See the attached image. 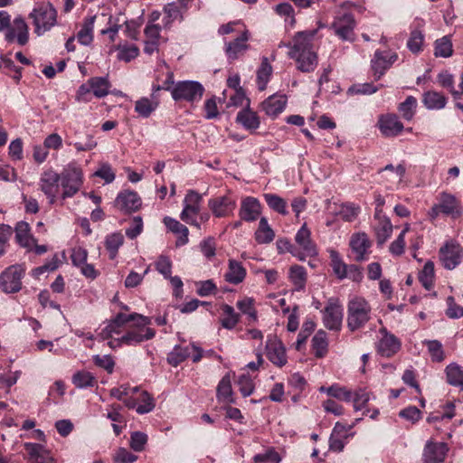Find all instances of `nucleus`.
Returning a JSON list of instances; mask_svg holds the SVG:
<instances>
[{
	"label": "nucleus",
	"mask_w": 463,
	"mask_h": 463,
	"mask_svg": "<svg viewBox=\"0 0 463 463\" xmlns=\"http://www.w3.org/2000/svg\"><path fill=\"white\" fill-rule=\"evenodd\" d=\"M317 33V30L298 32L292 42L285 44L289 48V58L296 61L298 70L302 72H311L317 66V54L313 44Z\"/></svg>",
	"instance_id": "f257e3e1"
},
{
	"label": "nucleus",
	"mask_w": 463,
	"mask_h": 463,
	"mask_svg": "<svg viewBox=\"0 0 463 463\" xmlns=\"http://www.w3.org/2000/svg\"><path fill=\"white\" fill-rule=\"evenodd\" d=\"M372 307L367 300L361 297H354L347 304V326L354 332L365 326L371 319Z\"/></svg>",
	"instance_id": "f03ea898"
},
{
	"label": "nucleus",
	"mask_w": 463,
	"mask_h": 463,
	"mask_svg": "<svg viewBox=\"0 0 463 463\" xmlns=\"http://www.w3.org/2000/svg\"><path fill=\"white\" fill-rule=\"evenodd\" d=\"M60 175L61 185L62 187L61 199L65 200L74 196L83 184L82 169L76 163L68 164Z\"/></svg>",
	"instance_id": "7ed1b4c3"
},
{
	"label": "nucleus",
	"mask_w": 463,
	"mask_h": 463,
	"mask_svg": "<svg viewBox=\"0 0 463 463\" xmlns=\"http://www.w3.org/2000/svg\"><path fill=\"white\" fill-rule=\"evenodd\" d=\"M30 16L33 20L35 33L42 35L56 24L57 13L52 4L42 3L33 10Z\"/></svg>",
	"instance_id": "20e7f679"
},
{
	"label": "nucleus",
	"mask_w": 463,
	"mask_h": 463,
	"mask_svg": "<svg viewBox=\"0 0 463 463\" xmlns=\"http://www.w3.org/2000/svg\"><path fill=\"white\" fill-rule=\"evenodd\" d=\"M204 92L203 86L195 80L178 81L171 90L172 98L175 101L190 103L201 100Z\"/></svg>",
	"instance_id": "39448f33"
},
{
	"label": "nucleus",
	"mask_w": 463,
	"mask_h": 463,
	"mask_svg": "<svg viewBox=\"0 0 463 463\" xmlns=\"http://www.w3.org/2000/svg\"><path fill=\"white\" fill-rule=\"evenodd\" d=\"M26 269L22 264H14L6 268L0 274V289L6 294L17 293L22 289V279Z\"/></svg>",
	"instance_id": "423d86ee"
},
{
	"label": "nucleus",
	"mask_w": 463,
	"mask_h": 463,
	"mask_svg": "<svg viewBox=\"0 0 463 463\" xmlns=\"http://www.w3.org/2000/svg\"><path fill=\"white\" fill-rule=\"evenodd\" d=\"M439 257L442 266L449 270L458 267L463 258V248L455 240L447 241L439 250Z\"/></svg>",
	"instance_id": "0eeeda50"
},
{
	"label": "nucleus",
	"mask_w": 463,
	"mask_h": 463,
	"mask_svg": "<svg viewBox=\"0 0 463 463\" xmlns=\"http://www.w3.org/2000/svg\"><path fill=\"white\" fill-rule=\"evenodd\" d=\"M147 326L142 325L139 319H136L129 330L119 338L118 344L136 345L143 341L152 339L156 332Z\"/></svg>",
	"instance_id": "6e6552de"
},
{
	"label": "nucleus",
	"mask_w": 463,
	"mask_h": 463,
	"mask_svg": "<svg viewBox=\"0 0 463 463\" xmlns=\"http://www.w3.org/2000/svg\"><path fill=\"white\" fill-rule=\"evenodd\" d=\"M354 27L355 21L354 15L350 13L336 15L331 24V28L334 30L335 35L343 41L349 42L354 40Z\"/></svg>",
	"instance_id": "1a4fd4ad"
},
{
	"label": "nucleus",
	"mask_w": 463,
	"mask_h": 463,
	"mask_svg": "<svg viewBox=\"0 0 463 463\" xmlns=\"http://www.w3.org/2000/svg\"><path fill=\"white\" fill-rule=\"evenodd\" d=\"M60 175L52 169L45 170L41 175L39 186L48 198L50 204H53L56 202L60 190Z\"/></svg>",
	"instance_id": "9d476101"
},
{
	"label": "nucleus",
	"mask_w": 463,
	"mask_h": 463,
	"mask_svg": "<svg viewBox=\"0 0 463 463\" xmlns=\"http://www.w3.org/2000/svg\"><path fill=\"white\" fill-rule=\"evenodd\" d=\"M194 363H198L203 354V350L194 344L186 346L175 345L172 352L168 354L167 361L173 366H177L191 354Z\"/></svg>",
	"instance_id": "9b49d317"
},
{
	"label": "nucleus",
	"mask_w": 463,
	"mask_h": 463,
	"mask_svg": "<svg viewBox=\"0 0 463 463\" xmlns=\"http://www.w3.org/2000/svg\"><path fill=\"white\" fill-rule=\"evenodd\" d=\"M343 321V308L335 298H330L323 312L324 326L334 331L340 330Z\"/></svg>",
	"instance_id": "f8f14e48"
},
{
	"label": "nucleus",
	"mask_w": 463,
	"mask_h": 463,
	"mask_svg": "<svg viewBox=\"0 0 463 463\" xmlns=\"http://www.w3.org/2000/svg\"><path fill=\"white\" fill-rule=\"evenodd\" d=\"M397 53L391 51H375L371 61V67L376 80H379L385 71L397 61Z\"/></svg>",
	"instance_id": "ddd939ff"
},
{
	"label": "nucleus",
	"mask_w": 463,
	"mask_h": 463,
	"mask_svg": "<svg viewBox=\"0 0 463 463\" xmlns=\"http://www.w3.org/2000/svg\"><path fill=\"white\" fill-rule=\"evenodd\" d=\"M379 334L381 337L377 344L378 353L384 357L394 355L401 349V341L385 327L380 328Z\"/></svg>",
	"instance_id": "4468645a"
},
{
	"label": "nucleus",
	"mask_w": 463,
	"mask_h": 463,
	"mask_svg": "<svg viewBox=\"0 0 463 463\" xmlns=\"http://www.w3.org/2000/svg\"><path fill=\"white\" fill-rule=\"evenodd\" d=\"M208 207L215 217L222 218L233 213L236 202L229 195L217 196L209 200Z\"/></svg>",
	"instance_id": "2eb2a0df"
},
{
	"label": "nucleus",
	"mask_w": 463,
	"mask_h": 463,
	"mask_svg": "<svg viewBox=\"0 0 463 463\" xmlns=\"http://www.w3.org/2000/svg\"><path fill=\"white\" fill-rule=\"evenodd\" d=\"M449 451L448 444L445 442L428 441L425 444L422 453L423 463H442Z\"/></svg>",
	"instance_id": "dca6fc26"
},
{
	"label": "nucleus",
	"mask_w": 463,
	"mask_h": 463,
	"mask_svg": "<svg viewBox=\"0 0 463 463\" xmlns=\"http://www.w3.org/2000/svg\"><path fill=\"white\" fill-rule=\"evenodd\" d=\"M295 241L298 246V250L306 257H312L317 254L316 243L311 239V232L304 223L298 231L295 236Z\"/></svg>",
	"instance_id": "f3484780"
},
{
	"label": "nucleus",
	"mask_w": 463,
	"mask_h": 463,
	"mask_svg": "<svg viewBox=\"0 0 463 463\" xmlns=\"http://www.w3.org/2000/svg\"><path fill=\"white\" fill-rule=\"evenodd\" d=\"M438 204L441 213L457 219L463 214V208L459 201L451 194L443 192L438 197Z\"/></svg>",
	"instance_id": "a211bd4d"
},
{
	"label": "nucleus",
	"mask_w": 463,
	"mask_h": 463,
	"mask_svg": "<svg viewBox=\"0 0 463 463\" xmlns=\"http://www.w3.org/2000/svg\"><path fill=\"white\" fill-rule=\"evenodd\" d=\"M378 127L383 136L394 137L400 135L404 126L395 114L382 115L378 120Z\"/></svg>",
	"instance_id": "6ab92c4d"
},
{
	"label": "nucleus",
	"mask_w": 463,
	"mask_h": 463,
	"mask_svg": "<svg viewBox=\"0 0 463 463\" xmlns=\"http://www.w3.org/2000/svg\"><path fill=\"white\" fill-rule=\"evenodd\" d=\"M266 350L267 357L273 364L282 367L287 364L286 349L276 337H268Z\"/></svg>",
	"instance_id": "aec40b11"
},
{
	"label": "nucleus",
	"mask_w": 463,
	"mask_h": 463,
	"mask_svg": "<svg viewBox=\"0 0 463 463\" xmlns=\"http://www.w3.org/2000/svg\"><path fill=\"white\" fill-rule=\"evenodd\" d=\"M116 206L125 213L137 212L141 206V198L134 191H123L115 200Z\"/></svg>",
	"instance_id": "412c9836"
},
{
	"label": "nucleus",
	"mask_w": 463,
	"mask_h": 463,
	"mask_svg": "<svg viewBox=\"0 0 463 463\" xmlns=\"http://www.w3.org/2000/svg\"><path fill=\"white\" fill-rule=\"evenodd\" d=\"M249 40L248 31H244L233 41L225 42L224 52L228 60L232 62L242 55L248 49L247 42Z\"/></svg>",
	"instance_id": "4be33fe9"
},
{
	"label": "nucleus",
	"mask_w": 463,
	"mask_h": 463,
	"mask_svg": "<svg viewBox=\"0 0 463 463\" xmlns=\"http://www.w3.org/2000/svg\"><path fill=\"white\" fill-rule=\"evenodd\" d=\"M261 213V205L260 201L251 196H247L242 199L239 215L242 221L255 222Z\"/></svg>",
	"instance_id": "5701e85b"
},
{
	"label": "nucleus",
	"mask_w": 463,
	"mask_h": 463,
	"mask_svg": "<svg viewBox=\"0 0 463 463\" xmlns=\"http://www.w3.org/2000/svg\"><path fill=\"white\" fill-rule=\"evenodd\" d=\"M350 247L355 255L354 260L356 261H364L367 260L371 241L365 233H356L350 240Z\"/></svg>",
	"instance_id": "b1692460"
},
{
	"label": "nucleus",
	"mask_w": 463,
	"mask_h": 463,
	"mask_svg": "<svg viewBox=\"0 0 463 463\" xmlns=\"http://www.w3.org/2000/svg\"><path fill=\"white\" fill-rule=\"evenodd\" d=\"M15 38L20 45H24L28 42V26L21 17L14 18L13 26L5 33V40L8 43L14 42Z\"/></svg>",
	"instance_id": "393cba45"
},
{
	"label": "nucleus",
	"mask_w": 463,
	"mask_h": 463,
	"mask_svg": "<svg viewBox=\"0 0 463 463\" xmlns=\"http://www.w3.org/2000/svg\"><path fill=\"white\" fill-rule=\"evenodd\" d=\"M286 104L287 97L285 95H272L265 99L261 106L268 116L277 117L284 110Z\"/></svg>",
	"instance_id": "a878e982"
},
{
	"label": "nucleus",
	"mask_w": 463,
	"mask_h": 463,
	"mask_svg": "<svg viewBox=\"0 0 463 463\" xmlns=\"http://www.w3.org/2000/svg\"><path fill=\"white\" fill-rule=\"evenodd\" d=\"M247 271L241 262L235 260H229L228 269L224 274L225 281L238 285L244 280Z\"/></svg>",
	"instance_id": "bb28decb"
},
{
	"label": "nucleus",
	"mask_w": 463,
	"mask_h": 463,
	"mask_svg": "<svg viewBox=\"0 0 463 463\" xmlns=\"http://www.w3.org/2000/svg\"><path fill=\"white\" fill-rule=\"evenodd\" d=\"M15 239L19 245L26 248L28 250L33 249L35 239L30 233V225L26 222H18L14 228Z\"/></svg>",
	"instance_id": "cd10ccee"
},
{
	"label": "nucleus",
	"mask_w": 463,
	"mask_h": 463,
	"mask_svg": "<svg viewBox=\"0 0 463 463\" xmlns=\"http://www.w3.org/2000/svg\"><path fill=\"white\" fill-rule=\"evenodd\" d=\"M254 238L259 244H268L274 240L275 232L269 224L267 218L261 217L260 219L258 229L254 233Z\"/></svg>",
	"instance_id": "c85d7f7f"
},
{
	"label": "nucleus",
	"mask_w": 463,
	"mask_h": 463,
	"mask_svg": "<svg viewBox=\"0 0 463 463\" xmlns=\"http://www.w3.org/2000/svg\"><path fill=\"white\" fill-rule=\"evenodd\" d=\"M216 396L220 402L224 403H233L234 399L232 397V383H231V377L227 373L225 374L222 380L219 382L217 390H216Z\"/></svg>",
	"instance_id": "c756f323"
},
{
	"label": "nucleus",
	"mask_w": 463,
	"mask_h": 463,
	"mask_svg": "<svg viewBox=\"0 0 463 463\" xmlns=\"http://www.w3.org/2000/svg\"><path fill=\"white\" fill-rule=\"evenodd\" d=\"M422 102L428 109L439 110L446 106L447 99L439 92L429 90L423 94Z\"/></svg>",
	"instance_id": "7c9ffc66"
},
{
	"label": "nucleus",
	"mask_w": 463,
	"mask_h": 463,
	"mask_svg": "<svg viewBox=\"0 0 463 463\" xmlns=\"http://www.w3.org/2000/svg\"><path fill=\"white\" fill-rule=\"evenodd\" d=\"M96 15L84 19L80 30L77 33L78 42L82 45H90L93 41V28Z\"/></svg>",
	"instance_id": "2f4dec72"
},
{
	"label": "nucleus",
	"mask_w": 463,
	"mask_h": 463,
	"mask_svg": "<svg viewBox=\"0 0 463 463\" xmlns=\"http://www.w3.org/2000/svg\"><path fill=\"white\" fill-rule=\"evenodd\" d=\"M392 224L389 218H379L377 226L375 227L376 241L379 246L383 245L392 236Z\"/></svg>",
	"instance_id": "473e14b6"
},
{
	"label": "nucleus",
	"mask_w": 463,
	"mask_h": 463,
	"mask_svg": "<svg viewBox=\"0 0 463 463\" xmlns=\"http://www.w3.org/2000/svg\"><path fill=\"white\" fill-rule=\"evenodd\" d=\"M236 120L249 130H255L260 127L259 117L250 109L241 110L237 114Z\"/></svg>",
	"instance_id": "72a5a7b5"
},
{
	"label": "nucleus",
	"mask_w": 463,
	"mask_h": 463,
	"mask_svg": "<svg viewBox=\"0 0 463 463\" xmlns=\"http://www.w3.org/2000/svg\"><path fill=\"white\" fill-rule=\"evenodd\" d=\"M88 83L97 98L106 97L109 93L110 83L107 77H92Z\"/></svg>",
	"instance_id": "f704fd0d"
},
{
	"label": "nucleus",
	"mask_w": 463,
	"mask_h": 463,
	"mask_svg": "<svg viewBox=\"0 0 463 463\" xmlns=\"http://www.w3.org/2000/svg\"><path fill=\"white\" fill-rule=\"evenodd\" d=\"M202 196L197 192L190 190L185 195L184 201L183 215H187V213H192V215H197L200 212V203Z\"/></svg>",
	"instance_id": "c9c22d12"
},
{
	"label": "nucleus",
	"mask_w": 463,
	"mask_h": 463,
	"mask_svg": "<svg viewBox=\"0 0 463 463\" xmlns=\"http://www.w3.org/2000/svg\"><path fill=\"white\" fill-rule=\"evenodd\" d=\"M312 348L315 356L317 358L324 357L328 349V342L326 338V333L324 330H319L312 338Z\"/></svg>",
	"instance_id": "e433bc0d"
},
{
	"label": "nucleus",
	"mask_w": 463,
	"mask_h": 463,
	"mask_svg": "<svg viewBox=\"0 0 463 463\" xmlns=\"http://www.w3.org/2000/svg\"><path fill=\"white\" fill-rule=\"evenodd\" d=\"M272 73V66L268 58L263 57L261 64L257 71V84L260 90H264Z\"/></svg>",
	"instance_id": "4c0bfd02"
},
{
	"label": "nucleus",
	"mask_w": 463,
	"mask_h": 463,
	"mask_svg": "<svg viewBox=\"0 0 463 463\" xmlns=\"http://www.w3.org/2000/svg\"><path fill=\"white\" fill-rule=\"evenodd\" d=\"M177 5V4H174L173 2L165 5L164 12L165 16L163 19L165 28H170L172 24L176 20L183 21L184 13Z\"/></svg>",
	"instance_id": "58836bf2"
},
{
	"label": "nucleus",
	"mask_w": 463,
	"mask_h": 463,
	"mask_svg": "<svg viewBox=\"0 0 463 463\" xmlns=\"http://www.w3.org/2000/svg\"><path fill=\"white\" fill-rule=\"evenodd\" d=\"M158 107V102L148 98H141L135 103V111L142 118H148Z\"/></svg>",
	"instance_id": "ea45409f"
},
{
	"label": "nucleus",
	"mask_w": 463,
	"mask_h": 463,
	"mask_svg": "<svg viewBox=\"0 0 463 463\" xmlns=\"http://www.w3.org/2000/svg\"><path fill=\"white\" fill-rule=\"evenodd\" d=\"M289 279L296 290L304 289L307 282V272L304 267L295 265L290 268Z\"/></svg>",
	"instance_id": "a19ab883"
},
{
	"label": "nucleus",
	"mask_w": 463,
	"mask_h": 463,
	"mask_svg": "<svg viewBox=\"0 0 463 463\" xmlns=\"http://www.w3.org/2000/svg\"><path fill=\"white\" fill-rule=\"evenodd\" d=\"M447 382L453 386H463V368L457 364H450L446 367Z\"/></svg>",
	"instance_id": "79ce46f5"
},
{
	"label": "nucleus",
	"mask_w": 463,
	"mask_h": 463,
	"mask_svg": "<svg viewBox=\"0 0 463 463\" xmlns=\"http://www.w3.org/2000/svg\"><path fill=\"white\" fill-rule=\"evenodd\" d=\"M222 310L224 316L221 320L222 326L226 329H233L239 322L240 315L228 304L222 305Z\"/></svg>",
	"instance_id": "37998d69"
},
{
	"label": "nucleus",
	"mask_w": 463,
	"mask_h": 463,
	"mask_svg": "<svg viewBox=\"0 0 463 463\" xmlns=\"http://www.w3.org/2000/svg\"><path fill=\"white\" fill-rule=\"evenodd\" d=\"M331 267L335 275L339 279L347 278V264H345L341 259L339 253L335 250L330 251Z\"/></svg>",
	"instance_id": "c03bdc74"
},
{
	"label": "nucleus",
	"mask_w": 463,
	"mask_h": 463,
	"mask_svg": "<svg viewBox=\"0 0 463 463\" xmlns=\"http://www.w3.org/2000/svg\"><path fill=\"white\" fill-rule=\"evenodd\" d=\"M136 319H139L140 323L142 325H150L151 319L148 317H145L143 315L137 314V313H132L130 315H126L123 313H118L112 321L114 322L115 326H118L121 327L123 325H125L127 322L130 321H136Z\"/></svg>",
	"instance_id": "a18cd8bd"
},
{
	"label": "nucleus",
	"mask_w": 463,
	"mask_h": 463,
	"mask_svg": "<svg viewBox=\"0 0 463 463\" xmlns=\"http://www.w3.org/2000/svg\"><path fill=\"white\" fill-rule=\"evenodd\" d=\"M263 197L269 207L273 211L283 215L288 213L287 203L283 198L274 194H265Z\"/></svg>",
	"instance_id": "49530a36"
},
{
	"label": "nucleus",
	"mask_w": 463,
	"mask_h": 463,
	"mask_svg": "<svg viewBox=\"0 0 463 463\" xmlns=\"http://www.w3.org/2000/svg\"><path fill=\"white\" fill-rule=\"evenodd\" d=\"M417 99L413 96H408L406 99L399 105V111L402 118L408 121L411 120L415 115Z\"/></svg>",
	"instance_id": "de8ad7c7"
},
{
	"label": "nucleus",
	"mask_w": 463,
	"mask_h": 463,
	"mask_svg": "<svg viewBox=\"0 0 463 463\" xmlns=\"http://www.w3.org/2000/svg\"><path fill=\"white\" fill-rule=\"evenodd\" d=\"M433 279L434 264L431 261H427L419 273V280L426 289H430L433 286Z\"/></svg>",
	"instance_id": "09e8293b"
},
{
	"label": "nucleus",
	"mask_w": 463,
	"mask_h": 463,
	"mask_svg": "<svg viewBox=\"0 0 463 463\" xmlns=\"http://www.w3.org/2000/svg\"><path fill=\"white\" fill-rule=\"evenodd\" d=\"M327 394L339 401L346 402H350L353 399V392H351V390L347 389L345 386H341L337 383L328 387Z\"/></svg>",
	"instance_id": "8fccbe9b"
},
{
	"label": "nucleus",
	"mask_w": 463,
	"mask_h": 463,
	"mask_svg": "<svg viewBox=\"0 0 463 463\" xmlns=\"http://www.w3.org/2000/svg\"><path fill=\"white\" fill-rule=\"evenodd\" d=\"M124 237L119 232L112 233L106 238L105 245L109 251V258L114 259L119 247L123 244Z\"/></svg>",
	"instance_id": "3c124183"
},
{
	"label": "nucleus",
	"mask_w": 463,
	"mask_h": 463,
	"mask_svg": "<svg viewBox=\"0 0 463 463\" xmlns=\"http://www.w3.org/2000/svg\"><path fill=\"white\" fill-rule=\"evenodd\" d=\"M72 383L76 387L82 389L93 386L96 383V380L90 373L80 371L73 375Z\"/></svg>",
	"instance_id": "603ef678"
},
{
	"label": "nucleus",
	"mask_w": 463,
	"mask_h": 463,
	"mask_svg": "<svg viewBox=\"0 0 463 463\" xmlns=\"http://www.w3.org/2000/svg\"><path fill=\"white\" fill-rule=\"evenodd\" d=\"M452 52V43L447 36L435 42V56L448 58L451 56Z\"/></svg>",
	"instance_id": "864d4df0"
},
{
	"label": "nucleus",
	"mask_w": 463,
	"mask_h": 463,
	"mask_svg": "<svg viewBox=\"0 0 463 463\" xmlns=\"http://www.w3.org/2000/svg\"><path fill=\"white\" fill-rule=\"evenodd\" d=\"M423 41L424 35L419 30H413L407 42V47L411 52L418 53L421 51Z\"/></svg>",
	"instance_id": "5fc2aeb1"
},
{
	"label": "nucleus",
	"mask_w": 463,
	"mask_h": 463,
	"mask_svg": "<svg viewBox=\"0 0 463 463\" xmlns=\"http://www.w3.org/2000/svg\"><path fill=\"white\" fill-rule=\"evenodd\" d=\"M118 59L128 62L137 57L138 48L134 44L123 45L118 47Z\"/></svg>",
	"instance_id": "6e6d98bb"
},
{
	"label": "nucleus",
	"mask_w": 463,
	"mask_h": 463,
	"mask_svg": "<svg viewBox=\"0 0 463 463\" xmlns=\"http://www.w3.org/2000/svg\"><path fill=\"white\" fill-rule=\"evenodd\" d=\"M237 307L245 315H248L253 321L257 320V311L254 307V299L251 298H244L237 302Z\"/></svg>",
	"instance_id": "4d7b16f0"
},
{
	"label": "nucleus",
	"mask_w": 463,
	"mask_h": 463,
	"mask_svg": "<svg viewBox=\"0 0 463 463\" xmlns=\"http://www.w3.org/2000/svg\"><path fill=\"white\" fill-rule=\"evenodd\" d=\"M438 81L443 88L448 89L455 99H460V92L454 89L453 76L448 71H441L438 75Z\"/></svg>",
	"instance_id": "13d9d810"
},
{
	"label": "nucleus",
	"mask_w": 463,
	"mask_h": 463,
	"mask_svg": "<svg viewBox=\"0 0 463 463\" xmlns=\"http://www.w3.org/2000/svg\"><path fill=\"white\" fill-rule=\"evenodd\" d=\"M316 327V324L312 320H307L304 322L302 326V329L298 335V339L296 342V349L300 350L301 346L305 344L307 337L314 331Z\"/></svg>",
	"instance_id": "bf43d9fd"
},
{
	"label": "nucleus",
	"mask_w": 463,
	"mask_h": 463,
	"mask_svg": "<svg viewBox=\"0 0 463 463\" xmlns=\"http://www.w3.org/2000/svg\"><path fill=\"white\" fill-rule=\"evenodd\" d=\"M428 350L430 354L431 359L435 362H441L444 360V352L442 345L438 340H429L425 342Z\"/></svg>",
	"instance_id": "052dcab7"
},
{
	"label": "nucleus",
	"mask_w": 463,
	"mask_h": 463,
	"mask_svg": "<svg viewBox=\"0 0 463 463\" xmlns=\"http://www.w3.org/2000/svg\"><path fill=\"white\" fill-rule=\"evenodd\" d=\"M24 448L26 451L28 452L30 458L33 461H38L45 459L44 453L46 452L44 447L41 444L37 443H25Z\"/></svg>",
	"instance_id": "680f3d73"
},
{
	"label": "nucleus",
	"mask_w": 463,
	"mask_h": 463,
	"mask_svg": "<svg viewBox=\"0 0 463 463\" xmlns=\"http://www.w3.org/2000/svg\"><path fill=\"white\" fill-rule=\"evenodd\" d=\"M277 247L279 252L288 251L290 252L294 257L298 258L299 260H304V255H302L300 250L296 246L291 244V242L287 239L278 240Z\"/></svg>",
	"instance_id": "e2e57ef3"
},
{
	"label": "nucleus",
	"mask_w": 463,
	"mask_h": 463,
	"mask_svg": "<svg viewBox=\"0 0 463 463\" xmlns=\"http://www.w3.org/2000/svg\"><path fill=\"white\" fill-rule=\"evenodd\" d=\"M217 287L213 279L196 282V293L200 297H207L216 292Z\"/></svg>",
	"instance_id": "0e129e2a"
},
{
	"label": "nucleus",
	"mask_w": 463,
	"mask_h": 463,
	"mask_svg": "<svg viewBox=\"0 0 463 463\" xmlns=\"http://www.w3.org/2000/svg\"><path fill=\"white\" fill-rule=\"evenodd\" d=\"M147 441V436L140 431H135L131 434L129 445L131 449L137 452L144 449Z\"/></svg>",
	"instance_id": "69168bd1"
},
{
	"label": "nucleus",
	"mask_w": 463,
	"mask_h": 463,
	"mask_svg": "<svg viewBox=\"0 0 463 463\" xmlns=\"http://www.w3.org/2000/svg\"><path fill=\"white\" fill-rule=\"evenodd\" d=\"M113 459L115 463H134L137 459V456L125 448H119L115 452Z\"/></svg>",
	"instance_id": "338daca9"
},
{
	"label": "nucleus",
	"mask_w": 463,
	"mask_h": 463,
	"mask_svg": "<svg viewBox=\"0 0 463 463\" xmlns=\"http://www.w3.org/2000/svg\"><path fill=\"white\" fill-rule=\"evenodd\" d=\"M354 408L355 411H361L365 408V405L370 401V394L366 391L360 389L353 393Z\"/></svg>",
	"instance_id": "774afa93"
}]
</instances>
